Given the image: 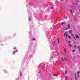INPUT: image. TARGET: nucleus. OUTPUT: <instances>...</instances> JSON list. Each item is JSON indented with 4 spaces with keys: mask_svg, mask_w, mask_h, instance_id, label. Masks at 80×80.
<instances>
[{
    "mask_svg": "<svg viewBox=\"0 0 80 80\" xmlns=\"http://www.w3.org/2000/svg\"><path fill=\"white\" fill-rule=\"evenodd\" d=\"M67 73V71H65V74H66Z\"/></svg>",
    "mask_w": 80,
    "mask_h": 80,
    "instance_id": "nucleus-10",
    "label": "nucleus"
},
{
    "mask_svg": "<svg viewBox=\"0 0 80 80\" xmlns=\"http://www.w3.org/2000/svg\"><path fill=\"white\" fill-rule=\"evenodd\" d=\"M68 43L70 44V41H69L68 42Z\"/></svg>",
    "mask_w": 80,
    "mask_h": 80,
    "instance_id": "nucleus-24",
    "label": "nucleus"
},
{
    "mask_svg": "<svg viewBox=\"0 0 80 80\" xmlns=\"http://www.w3.org/2000/svg\"><path fill=\"white\" fill-rule=\"evenodd\" d=\"M54 8L53 7H51L50 8V9H52V10H53Z\"/></svg>",
    "mask_w": 80,
    "mask_h": 80,
    "instance_id": "nucleus-15",
    "label": "nucleus"
},
{
    "mask_svg": "<svg viewBox=\"0 0 80 80\" xmlns=\"http://www.w3.org/2000/svg\"><path fill=\"white\" fill-rule=\"evenodd\" d=\"M68 37L69 38H70V39L71 38H70V37L69 36H68Z\"/></svg>",
    "mask_w": 80,
    "mask_h": 80,
    "instance_id": "nucleus-17",
    "label": "nucleus"
},
{
    "mask_svg": "<svg viewBox=\"0 0 80 80\" xmlns=\"http://www.w3.org/2000/svg\"><path fill=\"white\" fill-rule=\"evenodd\" d=\"M65 34H66V32L64 34V37H65Z\"/></svg>",
    "mask_w": 80,
    "mask_h": 80,
    "instance_id": "nucleus-16",
    "label": "nucleus"
},
{
    "mask_svg": "<svg viewBox=\"0 0 80 80\" xmlns=\"http://www.w3.org/2000/svg\"><path fill=\"white\" fill-rule=\"evenodd\" d=\"M53 76H57V74H53Z\"/></svg>",
    "mask_w": 80,
    "mask_h": 80,
    "instance_id": "nucleus-11",
    "label": "nucleus"
},
{
    "mask_svg": "<svg viewBox=\"0 0 80 80\" xmlns=\"http://www.w3.org/2000/svg\"><path fill=\"white\" fill-rule=\"evenodd\" d=\"M61 59L63 62L64 61V60L63 59V58H61Z\"/></svg>",
    "mask_w": 80,
    "mask_h": 80,
    "instance_id": "nucleus-18",
    "label": "nucleus"
},
{
    "mask_svg": "<svg viewBox=\"0 0 80 80\" xmlns=\"http://www.w3.org/2000/svg\"><path fill=\"white\" fill-rule=\"evenodd\" d=\"M72 5H73V3H72Z\"/></svg>",
    "mask_w": 80,
    "mask_h": 80,
    "instance_id": "nucleus-40",
    "label": "nucleus"
},
{
    "mask_svg": "<svg viewBox=\"0 0 80 80\" xmlns=\"http://www.w3.org/2000/svg\"><path fill=\"white\" fill-rule=\"evenodd\" d=\"M61 0V1H62V0Z\"/></svg>",
    "mask_w": 80,
    "mask_h": 80,
    "instance_id": "nucleus-43",
    "label": "nucleus"
},
{
    "mask_svg": "<svg viewBox=\"0 0 80 80\" xmlns=\"http://www.w3.org/2000/svg\"><path fill=\"white\" fill-rule=\"evenodd\" d=\"M75 52V50H73L72 51V53H73V52Z\"/></svg>",
    "mask_w": 80,
    "mask_h": 80,
    "instance_id": "nucleus-23",
    "label": "nucleus"
},
{
    "mask_svg": "<svg viewBox=\"0 0 80 80\" xmlns=\"http://www.w3.org/2000/svg\"><path fill=\"white\" fill-rule=\"evenodd\" d=\"M13 49L14 50H16V48H15V47H14L13 48Z\"/></svg>",
    "mask_w": 80,
    "mask_h": 80,
    "instance_id": "nucleus-20",
    "label": "nucleus"
},
{
    "mask_svg": "<svg viewBox=\"0 0 80 80\" xmlns=\"http://www.w3.org/2000/svg\"><path fill=\"white\" fill-rule=\"evenodd\" d=\"M64 23H65L64 22L62 23V25H63V24H64Z\"/></svg>",
    "mask_w": 80,
    "mask_h": 80,
    "instance_id": "nucleus-30",
    "label": "nucleus"
},
{
    "mask_svg": "<svg viewBox=\"0 0 80 80\" xmlns=\"http://www.w3.org/2000/svg\"><path fill=\"white\" fill-rule=\"evenodd\" d=\"M65 80H68V79H67V76H65Z\"/></svg>",
    "mask_w": 80,
    "mask_h": 80,
    "instance_id": "nucleus-6",
    "label": "nucleus"
},
{
    "mask_svg": "<svg viewBox=\"0 0 80 80\" xmlns=\"http://www.w3.org/2000/svg\"><path fill=\"white\" fill-rule=\"evenodd\" d=\"M70 58H72V56H70Z\"/></svg>",
    "mask_w": 80,
    "mask_h": 80,
    "instance_id": "nucleus-34",
    "label": "nucleus"
},
{
    "mask_svg": "<svg viewBox=\"0 0 80 80\" xmlns=\"http://www.w3.org/2000/svg\"><path fill=\"white\" fill-rule=\"evenodd\" d=\"M64 52H67V50H66V48H65L64 49Z\"/></svg>",
    "mask_w": 80,
    "mask_h": 80,
    "instance_id": "nucleus-8",
    "label": "nucleus"
},
{
    "mask_svg": "<svg viewBox=\"0 0 80 80\" xmlns=\"http://www.w3.org/2000/svg\"><path fill=\"white\" fill-rule=\"evenodd\" d=\"M71 80H72V79Z\"/></svg>",
    "mask_w": 80,
    "mask_h": 80,
    "instance_id": "nucleus-44",
    "label": "nucleus"
},
{
    "mask_svg": "<svg viewBox=\"0 0 80 80\" xmlns=\"http://www.w3.org/2000/svg\"><path fill=\"white\" fill-rule=\"evenodd\" d=\"M16 52H18V50H16Z\"/></svg>",
    "mask_w": 80,
    "mask_h": 80,
    "instance_id": "nucleus-29",
    "label": "nucleus"
},
{
    "mask_svg": "<svg viewBox=\"0 0 80 80\" xmlns=\"http://www.w3.org/2000/svg\"><path fill=\"white\" fill-rule=\"evenodd\" d=\"M77 48H78V49H79V46H78Z\"/></svg>",
    "mask_w": 80,
    "mask_h": 80,
    "instance_id": "nucleus-26",
    "label": "nucleus"
},
{
    "mask_svg": "<svg viewBox=\"0 0 80 80\" xmlns=\"http://www.w3.org/2000/svg\"><path fill=\"white\" fill-rule=\"evenodd\" d=\"M79 53H80V51H79Z\"/></svg>",
    "mask_w": 80,
    "mask_h": 80,
    "instance_id": "nucleus-39",
    "label": "nucleus"
},
{
    "mask_svg": "<svg viewBox=\"0 0 80 80\" xmlns=\"http://www.w3.org/2000/svg\"><path fill=\"white\" fill-rule=\"evenodd\" d=\"M64 60H65V61H67V59L66 58H64Z\"/></svg>",
    "mask_w": 80,
    "mask_h": 80,
    "instance_id": "nucleus-22",
    "label": "nucleus"
},
{
    "mask_svg": "<svg viewBox=\"0 0 80 80\" xmlns=\"http://www.w3.org/2000/svg\"><path fill=\"white\" fill-rule=\"evenodd\" d=\"M66 42H67V40L66 39Z\"/></svg>",
    "mask_w": 80,
    "mask_h": 80,
    "instance_id": "nucleus-32",
    "label": "nucleus"
},
{
    "mask_svg": "<svg viewBox=\"0 0 80 80\" xmlns=\"http://www.w3.org/2000/svg\"><path fill=\"white\" fill-rule=\"evenodd\" d=\"M75 78H77L76 75L75 76Z\"/></svg>",
    "mask_w": 80,
    "mask_h": 80,
    "instance_id": "nucleus-35",
    "label": "nucleus"
},
{
    "mask_svg": "<svg viewBox=\"0 0 80 80\" xmlns=\"http://www.w3.org/2000/svg\"><path fill=\"white\" fill-rule=\"evenodd\" d=\"M79 50H80V48H79Z\"/></svg>",
    "mask_w": 80,
    "mask_h": 80,
    "instance_id": "nucleus-42",
    "label": "nucleus"
},
{
    "mask_svg": "<svg viewBox=\"0 0 80 80\" xmlns=\"http://www.w3.org/2000/svg\"><path fill=\"white\" fill-rule=\"evenodd\" d=\"M75 48H77V46H76V45H75Z\"/></svg>",
    "mask_w": 80,
    "mask_h": 80,
    "instance_id": "nucleus-28",
    "label": "nucleus"
},
{
    "mask_svg": "<svg viewBox=\"0 0 80 80\" xmlns=\"http://www.w3.org/2000/svg\"><path fill=\"white\" fill-rule=\"evenodd\" d=\"M33 40L34 41H35V38H33Z\"/></svg>",
    "mask_w": 80,
    "mask_h": 80,
    "instance_id": "nucleus-25",
    "label": "nucleus"
},
{
    "mask_svg": "<svg viewBox=\"0 0 80 80\" xmlns=\"http://www.w3.org/2000/svg\"><path fill=\"white\" fill-rule=\"evenodd\" d=\"M74 20H75V22L76 21V19H75Z\"/></svg>",
    "mask_w": 80,
    "mask_h": 80,
    "instance_id": "nucleus-33",
    "label": "nucleus"
},
{
    "mask_svg": "<svg viewBox=\"0 0 80 80\" xmlns=\"http://www.w3.org/2000/svg\"><path fill=\"white\" fill-rule=\"evenodd\" d=\"M67 27L68 29H70V24H68Z\"/></svg>",
    "mask_w": 80,
    "mask_h": 80,
    "instance_id": "nucleus-1",
    "label": "nucleus"
},
{
    "mask_svg": "<svg viewBox=\"0 0 80 80\" xmlns=\"http://www.w3.org/2000/svg\"><path fill=\"white\" fill-rule=\"evenodd\" d=\"M57 50H58V48H57Z\"/></svg>",
    "mask_w": 80,
    "mask_h": 80,
    "instance_id": "nucleus-36",
    "label": "nucleus"
},
{
    "mask_svg": "<svg viewBox=\"0 0 80 80\" xmlns=\"http://www.w3.org/2000/svg\"><path fill=\"white\" fill-rule=\"evenodd\" d=\"M64 18H65V19H67V17L64 16Z\"/></svg>",
    "mask_w": 80,
    "mask_h": 80,
    "instance_id": "nucleus-13",
    "label": "nucleus"
},
{
    "mask_svg": "<svg viewBox=\"0 0 80 80\" xmlns=\"http://www.w3.org/2000/svg\"><path fill=\"white\" fill-rule=\"evenodd\" d=\"M20 75L21 77H22V72H20Z\"/></svg>",
    "mask_w": 80,
    "mask_h": 80,
    "instance_id": "nucleus-14",
    "label": "nucleus"
},
{
    "mask_svg": "<svg viewBox=\"0 0 80 80\" xmlns=\"http://www.w3.org/2000/svg\"><path fill=\"white\" fill-rule=\"evenodd\" d=\"M75 78V80H77V78Z\"/></svg>",
    "mask_w": 80,
    "mask_h": 80,
    "instance_id": "nucleus-31",
    "label": "nucleus"
},
{
    "mask_svg": "<svg viewBox=\"0 0 80 80\" xmlns=\"http://www.w3.org/2000/svg\"><path fill=\"white\" fill-rule=\"evenodd\" d=\"M75 37L76 38H79V36L77 35H75Z\"/></svg>",
    "mask_w": 80,
    "mask_h": 80,
    "instance_id": "nucleus-2",
    "label": "nucleus"
},
{
    "mask_svg": "<svg viewBox=\"0 0 80 80\" xmlns=\"http://www.w3.org/2000/svg\"><path fill=\"white\" fill-rule=\"evenodd\" d=\"M68 32L69 33H72V31L71 30H70L69 31H68Z\"/></svg>",
    "mask_w": 80,
    "mask_h": 80,
    "instance_id": "nucleus-4",
    "label": "nucleus"
},
{
    "mask_svg": "<svg viewBox=\"0 0 80 80\" xmlns=\"http://www.w3.org/2000/svg\"><path fill=\"white\" fill-rule=\"evenodd\" d=\"M79 73H80V72H78L77 73L78 77H79Z\"/></svg>",
    "mask_w": 80,
    "mask_h": 80,
    "instance_id": "nucleus-5",
    "label": "nucleus"
},
{
    "mask_svg": "<svg viewBox=\"0 0 80 80\" xmlns=\"http://www.w3.org/2000/svg\"><path fill=\"white\" fill-rule=\"evenodd\" d=\"M54 42H55V40L54 41Z\"/></svg>",
    "mask_w": 80,
    "mask_h": 80,
    "instance_id": "nucleus-41",
    "label": "nucleus"
},
{
    "mask_svg": "<svg viewBox=\"0 0 80 80\" xmlns=\"http://www.w3.org/2000/svg\"><path fill=\"white\" fill-rule=\"evenodd\" d=\"M57 39H58V44H59L60 43V42L59 41V39H58V38H57Z\"/></svg>",
    "mask_w": 80,
    "mask_h": 80,
    "instance_id": "nucleus-7",
    "label": "nucleus"
},
{
    "mask_svg": "<svg viewBox=\"0 0 80 80\" xmlns=\"http://www.w3.org/2000/svg\"><path fill=\"white\" fill-rule=\"evenodd\" d=\"M70 12L72 13V11L71 9H70Z\"/></svg>",
    "mask_w": 80,
    "mask_h": 80,
    "instance_id": "nucleus-21",
    "label": "nucleus"
},
{
    "mask_svg": "<svg viewBox=\"0 0 80 80\" xmlns=\"http://www.w3.org/2000/svg\"><path fill=\"white\" fill-rule=\"evenodd\" d=\"M68 37V36H67V34H66V39L67 38V37Z\"/></svg>",
    "mask_w": 80,
    "mask_h": 80,
    "instance_id": "nucleus-19",
    "label": "nucleus"
},
{
    "mask_svg": "<svg viewBox=\"0 0 80 80\" xmlns=\"http://www.w3.org/2000/svg\"><path fill=\"white\" fill-rule=\"evenodd\" d=\"M77 1L78 2H79L78 0H77Z\"/></svg>",
    "mask_w": 80,
    "mask_h": 80,
    "instance_id": "nucleus-37",
    "label": "nucleus"
},
{
    "mask_svg": "<svg viewBox=\"0 0 80 80\" xmlns=\"http://www.w3.org/2000/svg\"><path fill=\"white\" fill-rule=\"evenodd\" d=\"M72 36H73V37L75 39V40H76V38H75V36H74V35H73V34H72Z\"/></svg>",
    "mask_w": 80,
    "mask_h": 80,
    "instance_id": "nucleus-3",
    "label": "nucleus"
},
{
    "mask_svg": "<svg viewBox=\"0 0 80 80\" xmlns=\"http://www.w3.org/2000/svg\"><path fill=\"white\" fill-rule=\"evenodd\" d=\"M15 53H16V52L15 51H14L13 52V55H15Z\"/></svg>",
    "mask_w": 80,
    "mask_h": 80,
    "instance_id": "nucleus-12",
    "label": "nucleus"
},
{
    "mask_svg": "<svg viewBox=\"0 0 80 80\" xmlns=\"http://www.w3.org/2000/svg\"><path fill=\"white\" fill-rule=\"evenodd\" d=\"M73 58H75V56H73Z\"/></svg>",
    "mask_w": 80,
    "mask_h": 80,
    "instance_id": "nucleus-38",
    "label": "nucleus"
},
{
    "mask_svg": "<svg viewBox=\"0 0 80 80\" xmlns=\"http://www.w3.org/2000/svg\"><path fill=\"white\" fill-rule=\"evenodd\" d=\"M68 45L70 46V47H72V45L69 43H68Z\"/></svg>",
    "mask_w": 80,
    "mask_h": 80,
    "instance_id": "nucleus-9",
    "label": "nucleus"
},
{
    "mask_svg": "<svg viewBox=\"0 0 80 80\" xmlns=\"http://www.w3.org/2000/svg\"><path fill=\"white\" fill-rule=\"evenodd\" d=\"M29 21H30V22H31V20L30 19V18H29Z\"/></svg>",
    "mask_w": 80,
    "mask_h": 80,
    "instance_id": "nucleus-27",
    "label": "nucleus"
}]
</instances>
